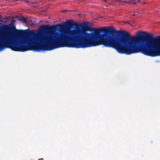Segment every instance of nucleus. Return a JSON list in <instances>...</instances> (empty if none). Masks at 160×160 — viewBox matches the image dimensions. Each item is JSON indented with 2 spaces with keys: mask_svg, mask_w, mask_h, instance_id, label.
Returning <instances> with one entry per match:
<instances>
[{
  "mask_svg": "<svg viewBox=\"0 0 160 160\" xmlns=\"http://www.w3.org/2000/svg\"><path fill=\"white\" fill-rule=\"evenodd\" d=\"M116 40L117 43L106 35H101L98 31L92 33V46L102 45L115 48L119 53L127 55L140 52L152 57L160 56V39L119 36Z\"/></svg>",
  "mask_w": 160,
  "mask_h": 160,
  "instance_id": "1",
  "label": "nucleus"
},
{
  "mask_svg": "<svg viewBox=\"0 0 160 160\" xmlns=\"http://www.w3.org/2000/svg\"><path fill=\"white\" fill-rule=\"evenodd\" d=\"M144 33V32H137V35L138 36L140 35H142Z\"/></svg>",
  "mask_w": 160,
  "mask_h": 160,
  "instance_id": "2",
  "label": "nucleus"
},
{
  "mask_svg": "<svg viewBox=\"0 0 160 160\" xmlns=\"http://www.w3.org/2000/svg\"><path fill=\"white\" fill-rule=\"evenodd\" d=\"M138 12H136L134 15H138Z\"/></svg>",
  "mask_w": 160,
  "mask_h": 160,
  "instance_id": "3",
  "label": "nucleus"
},
{
  "mask_svg": "<svg viewBox=\"0 0 160 160\" xmlns=\"http://www.w3.org/2000/svg\"><path fill=\"white\" fill-rule=\"evenodd\" d=\"M105 30H106V28H103L102 30L103 31H105Z\"/></svg>",
  "mask_w": 160,
  "mask_h": 160,
  "instance_id": "4",
  "label": "nucleus"
},
{
  "mask_svg": "<svg viewBox=\"0 0 160 160\" xmlns=\"http://www.w3.org/2000/svg\"><path fill=\"white\" fill-rule=\"evenodd\" d=\"M105 1H106V0H104Z\"/></svg>",
  "mask_w": 160,
  "mask_h": 160,
  "instance_id": "5",
  "label": "nucleus"
}]
</instances>
